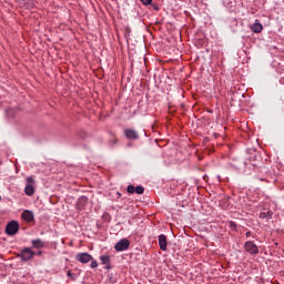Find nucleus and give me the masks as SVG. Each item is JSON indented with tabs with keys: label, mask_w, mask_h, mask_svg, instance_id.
Here are the masks:
<instances>
[{
	"label": "nucleus",
	"mask_w": 284,
	"mask_h": 284,
	"mask_svg": "<svg viewBox=\"0 0 284 284\" xmlns=\"http://www.w3.org/2000/svg\"><path fill=\"white\" fill-rule=\"evenodd\" d=\"M143 6H152L153 0H140Z\"/></svg>",
	"instance_id": "obj_18"
},
{
	"label": "nucleus",
	"mask_w": 284,
	"mask_h": 284,
	"mask_svg": "<svg viewBox=\"0 0 284 284\" xmlns=\"http://www.w3.org/2000/svg\"><path fill=\"white\" fill-rule=\"evenodd\" d=\"M83 135H81L82 138L85 136V131H82Z\"/></svg>",
	"instance_id": "obj_25"
},
{
	"label": "nucleus",
	"mask_w": 284,
	"mask_h": 284,
	"mask_svg": "<svg viewBox=\"0 0 284 284\" xmlns=\"http://www.w3.org/2000/svg\"><path fill=\"white\" fill-rule=\"evenodd\" d=\"M19 232V223L17 221H11L6 226V233L8 236H14Z\"/></svg>",
	"instance_id": "obj_3"
},
{
	"label": "nucleus",
	"mask_w": 284,
	"mask_h": 284,
	"mask_svg": "<svg viewBox=\"0 0 284 284\" xmlns=\"http://www.w3.org/2000/svg\"><path fill=\"white\" fill-rule=\"evenodd\" d=\"M123 132L128 141H139L141 136H148V133L145 132V130H142L141 132H139L135 129H124Z\"/></svg>",
	"instance_id": "obj_1"
},
{
	"label": "nucleus",
	"mask_w": 284,
	"mask_h": 284,
	"mask_svg": "<svg viewBox=\"0 0 284 284\" xmlns=\"http://www.w3.org/2000/svg\"><path fill=\"white\" fill-rule=\"evenodd\" d=\"M100 261H101L102 265H106L105 270H110L111 268V266H110V257L108 255H102L100 257Z\"/></svg>",
	"instance_id": "obj_12"
},
{
	"label": "nucleus",
	"mask_w": 284,
	"mask_h": 284,
	"mask_svg": "<svg viewBox=\"0 0 284 284\" xmlns=\"http://www.w3.org/2000/svg\"><path fill=\"white\" fill-rule=\"evenodd\" d=\"M27 185H34V178L33 176H28L27 178Z\"/></svg>",
	"instance_id": "obj_16"
},
{
	"label": "nucleus",
	"mask_w": 284,
	"mask_h": 284,
	"mask_svg": "<svg viewBox=\"0 0 284 284\" xmlns=\"http://www.w3.org/2000/svg\"><path fill=\"white\" fill-rule=\"evenodd\" d=\"M75 260L79 261V263H90L92 255H90V253H79L75 255Z\"/></svg>",
	"instance_id": "obj_6"
},
{
	"label": "nucleus",
	"mask_w": 284,
	"mask_h": 284,
	"mask_svg": "<svg viewBox=\"0 0 284 284\" xmlns=\"http://www.w3.org/2000/svg\"><path fill=\"white\" fill-rule=\"evenodd\" d=\"M37 256V252L32 251L30 247H24L20 251V254H18V258H21V261H32Z\"/></svg>",
	"instance_id": "obj_2"
},
{
	"label": "nucleus",
	"mask_w": 284,
	"mask_h": 284,
	"mask_svg": "<svg viewBox=\"0 0 284 284\" xmlns=\"http://www.w3.org/2000/svg\"><path fill=\"white\" fill-rule=\"evenodd\" d=\"M43 254V252L39 251L38 253H36L37 256H41Z\"/></svg>",
	"instance_id": "obj_23"
},
{
	"label": "nucleus",
	"mask_w": 284,
	"mask_h": 284,
	"mask_svg": "<svg viewBox=\"0 0 284 284\" xmlns=\"http://www.w3.org/2000/svg\"><path fill=\"white\" fill-rule=\"evenodd\" d=\"M230 227H231V230L236 231V223L235 222H230Z\"/></svg>",
	"instance_id": "obj_20"
},
{
	"label": "nucleus",
	"mask_w": 284,
	"mask_h": 284,
	"mask_svg": "<svg viewBox=\"0 0 284 284\" xmlns=\"http://www.w3.org/2000/svg\"><path fill=\"white\" fill-rule=\"evenodd\" d=\"M159 245L162 252H165L168 250V236H165V234H161L159 236Z\"/></svg>",
	"instance_id": "obj_8"
},
{
	"label": "nucleus",
	"mask_w": 284,
	"mask_h": 284,
	"mask_svg": "<svg viewBox=\"0 0 284 284\" xmlns=\"http://www.w3.org/2000/svg\"><path fill=\"white\" fill-rule=\"evenodd\" d=\"M24 192L27 196H32L34 194V186L32 184H27Z\"/></svg>",
	"instance_id": "obj_13"
},
{
	"label": "nucleus",
	"mask_w": 284,
	"mask_h": 284,
	"mask_svg": "<svg viewBox=\"0 0 284 284\" xmlns=\"http://www.w3.org/2000/svg\"><path fill=\"white\" fill-rule=\"evenodd\" d=\"M244 250L248 252V254H258V246H256L252 241L244 244Z\"/></svg>",
	"instance_id": "obj_5"
},
{
	"label": "nucleus",
	"mask_w": 284,
	"mask_h": 284,
	"mask_svg": "<svg viewBox=\"0 0 284 284\" xmlns=\"http://www.w3.org/2000/svg\"><path fill=\"white\" fill-rule=\"evenodd\" d=\"M88 205V197L87 196H81L79 197L77 202V210H83Z\"/></svg>",
	"instance_id": "obj_11"
},
{
	"label": "nucleus",
	"mask_w": 284,
	"mask_h": 284,
	"mask_svg": "<svg viewBox=\"0 0 284 284\" xmlns=\"http://www.w3.org/2000/svg\"><path fill=\"white\" fill-rule=\"evenodd\" d=\"M67 276H69V278H72V272L68 271Z\"/></svg>",
	"instance_id": "obj_22"
},
{
	"label": "nucleus",
	"mask_w": 284,
	"mask_h": 284,
	"mask_svg": "<svg viewBox=\"0 0 284 284\" xmlns=\"http://www.w3.org/2000/svg\"><path fill=\"white\" fill-rule=\"evenodd\" d=\"M260 219H272V212L267 211L260 213Z\"/></svg>",
	"instance_id": "obj_14"
},
{
	"label": "nucleus",
	"mask_w": 284,
	"mask_h": 284,
	"mask_svg": "<svg viewBox=\"0 0 284 284\" xmlns=\"http://www.w3.org/2000/svg\"><path fill=\"white\" fill-rule=\"evenodd\" d=\"M126 190H128L129 194H134V192H135L134 185H129Z\"/></svg>",
	"instance_id": "obj_17"
},
{
	"label": "nucleus",
	"mask_w": 284,
	"mask_h": 284,
	"mask_svg": "<svg viewBox=\"0 0 284 284\" xmlns=\"http://www.w3.org/2000/svg\"><path fill=\"white\" fill-rule=\"evenodd\" d=\"M90 267L94 270L95 267H99V263H97V261H92Z\"/></svg>",
	"instance_id": "obj_19"
},
{
	"label": "nucleus",
	"mask_w": 284,
	"mask_h": 284,
	"mask_svg": "<svg viewBox=\"0 0 284 284\" xmlns=\"http://www.w3.org/2000/svg\"><path fill=\"white\" fill-rule=\"evenodd\" d=\"M246 236L247 237L252 236V232H246Z\"/></svg>",
	"instance_id": "obj_24"
},
{
	"label": "nucleus",
	"mask_w": 284,
	"mask_h": 284,
	"mask_svg": "<svg viewBox=\"0 0 284 284\" xmlns=\"http://www.w3.org/2000/svg\"><path fill=\"white\" fill-rule=\"evenodd\" d=\"M251 32H254L255 34H261L263 32V24L258 22V20H255L253 24L250 26Z\"/></svg>",
	"instance_id": "obj_7"
},
{
	"label": "nucleus",
	"mask_w": 284,
	"mask_h": 284,
	"mask_svg": "<svg viewBox=\"0 0 284 284\" xmlns=\"http://www.w3.org/2000/svg\"><path fill=\"white\" fill-rule=\"evenodd\" d=\"M22 219L23 221H27V223H32V221H34V213L27 210L22 213Z\"/></svg>",
	"instance_id": "obj_9"
},
{
	"label": "nucleus",
	"mask_w": 284,
	"mask_h": 284,
	"mask_svg": "<svg viewBox=\"0 0 284 284\" xmlns=\"http://www.w3.org/2000/svg\"><path fill=\"white\" fill-rule=\"evenodd\" d=\"M31 245L36 250H41L42 247H45V242L41 239L32 240Z\"/></svg>",
	"instance_id": "obj_10"
},
{
	"label": "nucleus",
	"mask_w": 284,
	"mask_h": 284,
	"mask_svg": "<svg viewBox=\"0 0 284 284\" xmlns=\"http://www.w3.org/2000/svg\"><path fill=\"white\" fill-rule=\"evenodd\" d=\"M129 247H130V240L128 239H122L114 245L115 252H125V250H128Z\"/></svg>",
	"instance_id": "obj_4"
},
{
	"label": "nucleus",
	"mask_w": 284,
	"mask_h": 284,
	"mask_svg": "<svg viewBox=\"0 0 284 284\" xmlns=\"http://www.w3.org/2000/svg\"><path fill=\"white\" fill-rule=\"evenodd\" d=\"M154 10H159V4H151Z\"/></svg>",
	"instance_id": "obj_21"
},
{
	"label": "nucleus",
	"mask_w": 284,
	"mask_h": 284,
	"mask_svg": "<svg viewBox=\"0 0 284 284\" xmlns=\"http://www.w3.org/2000/svg\"><path fill=\"white\" fill-rule=\"evenodd\" d=\"M143 192H145V189L143 186H136L135 187V193L136 194H143Z\"/></svg>",
	"instance_id": "obj_15"
}]
</instances>
